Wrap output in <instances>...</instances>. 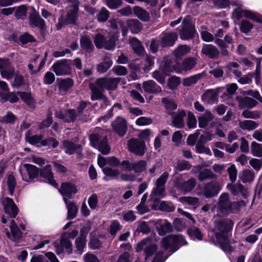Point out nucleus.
<instances>
[{
    "label": "nucleus",
    "mask_w": 262,
    "mask_h": 262,
    "mask_svg": "<svg viewBox=\"0 0 262 262\" xmlns=\"http://www.w3.org/2000/svg\"><path fill=\"white\" fill-rule=\"evenodd\" d=\"M246 206L245 201H231L230 195L227 192L222 193L218 198L217 203V215L225 216L230 213H235L240 211L242 207Z\"/></svg>",
    "instance_id": "nucleus-2"
},
{
    "label": "nucleus",
    "mask_w": 262,
    "mask_h": 262,
    "mask_svg": "<svg viewBox=\"0 0 262 262\" xmlns=\"http://www.w3.org/2000/svg\"><path fill=\"white\" fill-rule=\"evenodd\" d=\"M169 177L168 172H164L156 181V187L153 189L152 194L155 196L163 197L165 191V184Z\"/></svg>",
    "instance_id": "nucleus-12"
},
{
    "label": "nucleus",
    "mask_w": 262,
    "mask_h": 262,
    "mask_svg": "<svg viewBox=\"0 0 262 262\" xmlns=\"http://www.w3.org/2000/svg\"><path fill=\"white\" fill-rule=\"evenodd\" d=\"M128 27L132 32L139 33L142 28V24L137 19H132L128 23Z\"/></svg>",
    "instance_id": "nucleus-47"
},
{
    "label": "nucleus",
    "mask_w": 262,
    "mask_h": 262,
    "mask_svg": "<svg viewBox=\"0 0 262 262\" xmlns=\"http://www.w3.org/2000/svg\"><path fill=\"white\" fill-rule=\"evenodd\" d=\"M197 120L193 114L188 112L187 114V125L189 128H193L196 126Z\"/></svg>",
    "instance_id": "nucleus-61"
},
{
    "label": "nucleus",
    "mask_w": 262,
    "mask_h": 262,
    "mask_svg": "<svg viewBox=\"0 0 262 262\" xmlns=\"http://www.w3.org/2000/svg\"><path fill=\"white\" fill-rule=\"evenodd\" d=\"M196 30L193 25L190 16L187 15L182 21L179 35L182 40L191 39L194 37Z\"/></svg>",
    "instance_id": "nucleus-5"
},
{
    "label": "nucleus",
    "mask_w": 262,
    "mask_h": 262,
    "mask_svg": "<svg viewBox=\"0 0 262 262\" xmlns=\"http://www.w3.org/2000/svg\"><path fill=\"white\" fill-rule=\"evenodd\" d=\"M73 85V81L70 79L61 80L58 84L59 90L60 92L68 91Z\"/></svg>",
    "instance_id": "nucleus-52"
},
{
    "label": "nucleus",
    "mask_w": 262,
    "mask_h": 262,
    "mask_svg": "<svg viewBox=\"0 0 262 262\" xmlns=\"http://www.w3.org/2000/svg\"><path fill=\"white\" fill-rule=\"evenodd\" d=\"M117 38L115 35L108 36L107 39L103 35L98 33L94 38V43L98 49L104 48L107 50H111L115 48Z\"/></svg>",
    "instance_id": "nucleus-6"
},
{
    "label": "nucleus",
    "mask_w": 262,
    "mask_h": 262,
    "mask_svg": "<svg viewBox=\"0 0 262 262\" xmlns=\"http://www.w3.org/2000/svg\"><path fill=\"white\" fill-rule=\"evenodd\" d=\"M77 250L81 254L86 245V237L79 236L76 238V241Z\"/></svg>",
    "instance_id": "nucleus-60"
},
{
    "label": "nucleus",
    "mask_w": 262,
    "mask_h": 262,
    "mask_svg": "<svg viewBox=\"0 0 262 262\" xmlns=\"http://www.w3.org/2000/svg\"><path fill=\"white\" fill-rule=\"evenodd\" d=\"M52 167L50 165H46L40 171V176L47 179L50 184L53 186L56 185L55 181L53 179Z\"/></svg>",
    "instance_id": "nucleus-32"
},
{
    "label": "nucleus",
    "mask_w": 262,
    "mask_h": 262,
    "mask_svg": "<svg viewBox=\"0 0 262 262\" xmlns=\"http://www.w3.org/2000/svg\"><path fill=\"white\" fill-rule=\"evenodd\" d=\"M29 24L32 27L39 28L40 30H44L46 29L45 21L35 10L30 13Z\"/></svg>",
    "instance_id": "nucleus-20"
},
{
    "label": "nucleus",
    "mask_w": 262,
    "mask_h": 262,
    "mask_svg": "<svg viewBox=\"0 0 262 262\" xmlns=\"http://www.w3.org/2000/svg\"><path fill=\"white\" fill-rule=\"evenodd\" d=\"M66 23L71 25H76L78 19L79 10L66 8Z\"/></svg>",
    "instance_id": "nucleus-34"
},
{
    "label": "nucleus",
    "mask_w": 262,
    "mask_h": 262,
    "mask_svg": "<svg viewBox=\"0 0 262 262\" xmlns=\"http://www.w3.org/2000/svg\"><path fill=\"white\" fill-rule=\"evenodd\" d=\"M15 70L8 60H0V73L3 78L7 79L12 78Z\"/></svg>",
    "instance_id": "nucleus-16"
},
{
    "label": "nucleus",
    "mask_w": 262,
    "mask_h": 262,
    "mask_svg": "<svg viewBox=\"0 0 262 262\" xmlns=\"http://www.w3.org/2000/svg\"><path fill=\"white\" fill-rule=\"evenodd\" d=\"M213 119V115L209 111H206L205 113L198 118L199 126L201 128L206 127L209 122Z\"/></svg>",
    "instance_id": "nucleus-37"
},
{
    "label": "nucleus",
    "mask_w": 262,
    "mask_h": 262,
    "mask_svg": "<svg viewBox=\"0 0 262 262\" xmlns=\"http://www.w3.org/2000/svg\"><path fill=\"white\" fill-rule=\"evenodd\" d=\"M227 172L229 176V179L232 183H233L236 180L237 169L234 164L231 165L227 169Z\"/></svg>",
    "instance_id": "nucleus-64"
},
{
    "label": "nucleus",
    "mask_w": 262,
    "mask_h": 262,
    "mask_svg": "<svg viewBox=\"0 0 262 262\" xmlns=\"http://www.w3.org/2000/svg\"><path fill=\"white\" fill-rule=\"evenodd\" d=\"M7 184L8 186L9 193L12 195L14 193L16 186V181L14 177L12 174H9L7 178Z\"/></svg>",
    "instance_id": "nucleus-53"
},
{
    "label": "nucleus",
    "mask_w": 262,
    "mask_h": 262,
    "mask_svg": "<svg viewBox=\"0 0 262 262\" xmlns=\"http://www.w3.org/2000/svg\"><path fill=\"white\" fill-rule=\"evenodd\" d=\"M133 11L135 15L141 20L144 21L149 20V13L141 7L135 6L133 8Z\"/></svg>",
    "instance_id": "nucleus-38"
},
{
    "label": "nucleus",
    "mask_w": 262,
    "mask_h": 262,
    "mask_svg": "<svg viewBox=\"0 0 262 262\" xmlns=\"http://www.w3.org/2000/svg\"><path fill=\"white\" fill-rule=\"evenodd\" d=\"M172 231V226L166 221H165L164 223L161 225L158 229L159 234L162 236L164 235L167 233L171 232Z\"/></svg>",
    "instance_id": "nucleus-45"
},
{
    "label": "nucleus",
    "mask_w": 262,
    "mask_h": 262,
    "mask_svg": "<svg viewBox=\"0 0 262 262\" xmlns=\"http://www.w3.org/2000/svg\"><path fill=\"white\" fill-rule=\"evenodd\" d=\"M128 150L136 155L142 156L145 154L146 145L143 140L132 138L127 143Z\"/></svg>",
    "instance_id": "nucleus-10"
},
{
    "label": "nucleus",
    "mask_w": 262,
    "mask_h": 262,
    "mask_svg": "<svg viewBox=\"0 0 262 262\" xmlns=\"http://www.w3.org/2000/svg\"><path fill=\"white\" fill-rule=\"evenodd\" d=\"M89 88L91 91V99L92 100H96L102 99L103 104L107 106L110 104L109 101L107 98L103 94L102 91L96 88L92 82L89 83Z\"/></svg>",
    "instance_id": "nucleus-23"
},
{
    "label": "nucleus",
    "mask_w": 262,
    "mask_h": 262,
    "mask_svg": "<svg viewBox=\"0 0 262 262\" xmlns=\"http://www.w3.org/2000/svg\"><path fill=\"white\" fill-rule=\"evenodd\" d=\"M162 102L164 104L166 109L168 111L167 113L169 112H172V111L175 110L177 108V104L167 98H162Z\"/></svg>",
    "instance_id": "nucleus-55"
},
{
    "label": "nucleus",
    "mask_w": 262,
    "mask_h": 262,
    "mask_svg": "<svg viewBox=\"0 0 262 262\" xmlns=\"http://www.w3.org/2000/svg\"><path fill=\"white\" fill-rule=\"evenodd\" d=\"M187 232L190 236L195 237L199 240H201L202 239L203 235L200 230L197 227L193 226L190 228L188 229Z\"/></svg>",
    "instance_id": "nucleus-59"
},
{
    "label": "nucleus",
    "mask_w": 262,
    "mask_h": 262,
    "mask_svg": "<svg viewBox=\"0 0 262 262\" xmlns=\"http://www.w3.org/2000/svg\"><path fill=\"white\" fill-rule=\"evenodd\" d=\"M198 178L201 182L206 180H216L217 175L213 173L210 169L205 168L200 171Z\"/></svg>",
    "instance_id": "nucleus-35"
},
{
    "label": "nucleus",
    "mask_w": 262,
    "mask_h": 262,
    "mask_svg": "<svg viewBox=\"0 0 262 262\" xmlns=\"http://www.w3.org/2000/svg\"><path fill=\"white\" fill-rule=\"evenodd\" d=\"M251 150L254 156L262 157V144L253 142L251 145Z\"/></svg>",
    "instance_id": "nucleus-50"
},
{
    "label": "nucleus",
    "mask_w": 262,
    "mask_h": 262,
    "mask_svg": "<svg viewBox=\"0 0 262 262\" xmlns=\"http://www.w3.org/2000/svg\"><path fill=\"white\" fill-rule=\"evenodd\" d=\"M178 34L176 32H166L163 34L161 39V47L162 48H167L172 46L176 41L178 39Z\"/></svg>",
    "instance_id": "nucleus-21"
},
{
    "label": "nucleus",
    "mask_w": 262,
    "mask_h": 262,
    "mask_svg": "<svg viewBox=\"0 0 262 262\" xmlns=\"http://www.w3.org/2000/svg\"><path fill=\"white\" fill-rule=\"evenodd\" d=\"M191 167L190 163L184 160H178L174 166L176 169L179 171L189 170Z\"/></svg>",
    "instance_id": "nucleus-48"
},
{
    "label": "nucleus",
    "mask_w": 262,
    "mask_h": 262,
    "mask_svg": "<svg viewBox=\"0 0 262 262\" xmlns=\"http://www.w3.org/2000/svg\"><path fill=\"white\" fill-rule=\"evenodd\" d=\"M215 42L220 48L221 55L222 56H227L229 55L228 51L227 50V48H228V46L224 42L223 39L217 38L215 40Z\"/></svg>",
    "instance_id": "nucleus-57"
},
{
    "label": "nucleus",
    "mask_w": 262,
    "mask_h": 262,
    "mask_svg": "<svg viewBox=\"0 0 262 262\" xmlns=\"http://www.w3.org/2000/svg\"><path fill=\"white\" fill-rule=\"evenodd\" d=\"M253 28V25L247 20H243L241 23V31L244 33H248L251 31Z\"/></svg>",
    "instance_id": "nucleus-62"
},
{
    "label": "nucleus",
    "mask_w": 262,
    "mask_h": 262,
    "mask_svg": "<svg viewBox=\"0 0 262 262\" xmlns=\"http://www.w3.org/2000/svg\"><path fill=\"white\" fill-rule=\"evenodd\" d=\"M59 191L63 196L64 201V198H72V195L75 194L77 190L74 184L70 183H63L61 184Z\"/></svg>",
    "instance_id": "nucleus-24"
},
{
    "label": "nucleus",
    "mask_w": 262,
    "mask_h": 262,
    "mask_svg": "<svg viewBox=\"0 0 262 262\" xmlns=\"http://www.w3.org/2000/svg\"><path fill=\"white\" fill-rule=\"evenodd\" d=\"M234 12L236 17L238 18L244 16L256 22L262 23V16L258 13H254L250 10H243L241 9H235Z\"/></svg>",
    "instance_id": "nucleus-18"
},
{
    "label": "nucleus",
    "mask_w": 262,
    "mask_h": 262,
    "mask_svg": "<svg viewBox=\"0 0 262 262\" xmlns=\"http://www.w3.org/2000/svg\"><path fill=\"white\" fill-rule=\"evenodd\" d=\"M18 95L20 96V98L24 100L29 106L34 107V102L33 98L31 96L30 94L26 92H17Z\"/></svg>",
    "instance_id": "nucleus-51"
},
{
    "label": "nucleus",
    "mask_w": 262,
    "mask_h": 262,
    "mask_svg": "<svg viewBox=\"0 0 262 262\" xmlns=\"http://www.w3.org/2000/svg\"><path fill=\"white\" fill-rule=\"evenodd\" d=\"M174 183L178 189L184 192H189L195 187L196 184V180L191 178L186 181L183 182L182 177L180 176L177 177Z\"/></svg>",
    "instance_id": "nucleus-11"
},
{
    "label": "nucleus",
    "mask_w": 262,
    "mask_h": 262,
    "mask_svg": "<svg viewBox=\"0 0 262 262\" xmlns=\"http://www.w3.org/2000/svg\"><path fill=\"white\" fill-rule=\"evenodd\" d=\"M24 166L26 168L30 179H34L37 177L39 170L35 166L29 164H25Z\"/></svg>",
    "instance_id": "nucleus-41"
},
{
    "label": "nucleus",
    "mask_w": 262,
    "mask_h": 262,
    "mask_svg": "<svg viewBox=\"0 0 262 262\" xmlns=\"http://www.w3.org/2000/svg\"><path fill=\"white\" fill-rule=\"evenodd\" d=\"M62 147L65 149V152L69 155H72L75 152L81 154L82 150L81 146L79 144H76L68 140H63Z\"/></svg>",
    "instance_id": "nucleus-25"
},
{
    "label": "nucleus",
    "mask_w": 262,
    "mask_h": 262,
    "mask_svg": "<svg viewBox=\"0 0 262 262\" xmlns=\"http://www.w3.org/2000/svg\"><path fill=\"white\" fill-rule=\"evenodd\" d=\"M202 73L194 75L183 79V84L185 86H189L193 84L196 83L199 80L203 78Z\"/></svg>",
    "instance_id": "nucleus-42"
},
{
    "label": "nucleus",
    "mask_w": 262,
    "mask_h": 262,
    "mask_svg": "<svg viewBox=\"0 0 262 262\" xmlns=\"http://www.w3.org/2000/svg\"><path fill=\"white\" fill-rule=\"evenodd\" d=\"M227 187L234 195L240 193L244 197H246L247 194V189L241 183L229 184Z\"/></svg>",
    "instance_id": "nucleus-28"
},
{
    "label": "nucleus",
    "mask_w": 262,
    "mask_h": 262,
    "mask_svg": "<svg viewBox=\"0 0 262 262\" xmlns=\"http://www.w3.org/2000/svg\"><path fill=\"white\" fill-rule=\"evenodd\" d=\"M219 89L207 90L201 96L202 101L207 104H212L218 101Z\"/></svg>",
    "instance_id": "nucleus-19"
},
{
    "label": "nucleus",
    "mask_w": 262,
    "mask_h": 262,
    "mask_svg": "<svg viewBox=\"0 0 262 262\" xmlns=\"http://www.w3.org/2000/svg\"><path fill=\"white\" fill-rule=\"evenodd\" d=\"M64 203L68 209V220H72L77 216L78 207L74 201L69 200L67 198H64Z\"/></svg>",
    "instance_id": "nucleus-27"
},
{
    "label": "nucleus",
    "mask_w": 262,
    "mask_h": 262,
    "mask_svg": "<svg viewBox=\"0 0 262 262\" xmlns=\"http://www.w3.org/2000/svg\"><path fill=\"white\" fill-rule=\"evenodd\" d=\"M146 162L144 160H140L137 162H133L132 170L135 173H141L146 168Z\"/></svg>",
    "instance_id": "nucleus-46"
},
{
    "label": "nucleus",
    "mask_w": 262,
    "mask_h": 262,
    "mask_svg": "<svg viewBox=\"0 0 262 262\" xmlns=\"http://www.w3.org/2000/svg\"><path fill=\"white\" fill-rule=\"evenodd\" d=\"M158 249L157 244L152 243L150 238H145L139 243L136 247L137 252L143 250L145 254V259L147 260L152 256Z\"/></svg>",
    "instance_id": "nucleus-9"
},
{
    "label": "nucleus",
    "mask_w": 262,
    "mask_h": 262,
    "mask_svg": "<svg viewBox=\"0 0 262 262\" xmlns=\"http://www.w3.org/2000/svg\"><path fill=\"white\" fill-rule=\"evenodd\" d=\"M112 126L114 130L120 136H123L127 130L126 120L121 117H118L112 122Z\"/></svg>",
    "instance_id": "nucleus-17"
},
{
    "label": "nucleus",
    "mask_w": 262,
    "mask_h": 262,
    "mask_svg": "<svg viewBox=\"0 0 262 262\" xmlns=\"http://www.w3.org/2000/svg\"><path fill=\"white\" fill-rule=\"evenodd\" d=\"M162 246L165 250L174 252L180 246L186 244L185 239L182 235H170L162 238Z\"/></svg>",
    "instance_id": "nucleus-4"
},
{
    "label": "nucleus",
    "mask_w": 262,
    "mask_h": 262,
    "mask_svg": "<svg viewBox=\"0 0 262 262\" xmlns=\"http://www.w3.org/2000/svg\"><path fill=\"white\" fill-rule=\"evenodd\" d=\"M197 59L194 57L185 58L182 62L181 68L185 71H188L194 68L196 64Z\"/></svg>",
    "instance_id": "nucleus-39"
},
{
    "label": "nucleus",
    "mask_w": 262,
    "mask_h": 262,
    "mask_svg": "<svg viewBox=\"0 0 262 262\" xmlns=\"http://www.w3.org/2000/svg\"><path fill=\"white\" fill-rule=\"evenodd\" d=\"M60 244L63 247V249H65L66 252L70 254L72 252V244L71 242L64 236H61L60 241Z\"/></svg>",
    "instance_id": "nucleus-54"
},
{
    "label": "nucleus",
    "mask_w": 262,
    "mask_h": 262,
    "mask_svg": "<svg viewBox=\"0 0 262 262\" xmlns=\"http://www.w3.org/2000/svg\"><path fill=\"white\" fill-rule=\"evenodd\" d=\"M91 145L98 149L103 155H107L110 151V147L107 144L105 132L100 128H96L94 133L89 135Z\"/></svg>",
    "instance_id": "nucleus-3"
},
{
    "label": "nucleus",
    "mask_w": 262,
    "mask_h": 262,
    "mask_svg": "<svg viewBox=\"0 0 262 262\" xmlns=\"http://www.w3.org/2000/svg\"><path fill=\"white\" fill-rule=\"evenodd\" d=\"M190 47L186 45H179L173 50V54L177 60H180L182 57L190 52Z\"/></svg>",
    "instance_id": "nucleus-33"
},
{
    "label": "nucleus",
    "mask_w": 262,
    "mask_h": 262,
    "mask_svg": "<svg viewBox=\"0 0 262 262\" xmlns=\"http://www.w3.org/2000/svg\"><path fill=\"white\" fill-rule=\"evenodd\" d=\"M28 9L25 5H21L15 8V16L18 19H24L27 17Z\"/></svg>",
    "instance_id": "nucleus-44"
},
{
    "label": "nucleus",
    "mask_w": 262,
    "mask_h": 262,
    "mask_svg": "<svg viewBox=\"0 0 262 262\" xmlns=\"http://www.w3.org/2000/svg\"><path fill=\"white\" fill-rule=\"evenodd\" d=\"M120 80V79L119 78L103 77L97 79L95 82L92 84L103 92L104 89L107 90H115Z\"/></svg>",
    "instance_id": "nucleus-8"
},
{
    "label": "nucleus",
    "mask_w": 262,
    "mask_h": 262,
    "mask_svg": "<svg viewBox=\"0 0 262 262\" xmlns=\"http://www.w3.org/2000/svg\"><path fill=\"white\" fill-rule=\"evenodd\" d=\"M1 98L3 101V102L9 101L11 103H15L18 101L19 100L17 95L13 92L3 93L1 94Z\"/></svg>",
    "instance_id": "nucleus-49"
},
{
    "label": "nucleus",
    "mask_w": 262,
    "mask_h": 262,
    "mask_svg": "<svg viewBox=\"0 0 262 262\" xmlns=\"http://www.w3.org/2000/svg\"><path fill=\"white\" fill-rule=\"evenodd\" d=\"M143 88L145 92L148 93H158L162 91L161 87L154 81L148 80L143 83Z\"/></svg>",
    "instance_id": "nucleus-29"
},
{
    "label": "nucleus",
    "mask_w": 262,
    "mask_h": 262,
    "mask_svg": "<svg viewBox=\"0 0 262 262\" xmlns=\"http://www.w3.org/2000/svg\"><path fill=\"white\" fill-rule=\"evenodd\" d=\"M201 52L211 59L216 58L220 54L218 49L214 46L210 44H204L202 47Z\"/></svg>",
    "instance_id": "nucleus-26"
},
{
    "label": "nucleus",
    "mask_w": 262,
    "mask_h": 262,
    "mask_svg": "<svg viewBox=\"0 0 262 262\" xmlns=\"http://www.w3.org/2000/svg\"><path fill=\"white\" fill-rule=\"evenodd\" d=\"M168 114L172 116L171 124L176 127L182 128L185 126L184 118L186 113L183 110H178L176 112H169Z\"/></svg>",
    "instance_id": "nucleus-14"
},
{
    "label": "nucleus",
    "mask_w": 262,
    "mask_h": 262,
    "mask_svg": "<svg viewBox=\"0 0 262 262\" xmlns=\"http://www.w3.org/2000/svg\"><path fill=\"white\" fill-rule=\"evenodd\" d=\"M78 115L75 110H68L65 113L64 120L66 122H73L76 119Z\"/></svg>",
    "instance_id": "nucleus-56"
},
{
    "label": "nucleus",
    "mask_w": 262,
    "mask_h": 262,
    "mask_svg": "<svg viewBox=\"0 0 262 262\" xmlns=\"http://www.w3.org/2000/svg\"><path fill=\"white\" fill-rule=\"evenodd\" d=\"M112 64L113 62L110 58L105 56L103 58L102 61L97 64V71L99 73H104L112 67Z\"/></svg>",
    "instance_id": "nucleus-31"
},
{
    "label": "nucleus",
    "mask_w": 262,
    "mask_h": 262,
    "mask_svg": "<svg viewBox=\"0 0 262 262\" xmlns=\"http://www.w3.org/2000/svg\"><path fill=\"white\" fill-rule=\"evenodd\" d=\"M258 125V123L252 120H244L239 123V127L243 130H253L257 128Z\"/></svg>",
    "instance_id": "nucleus-40"
},
{
    "label": "nucleus",
    "mask_w": 262,
    "mask_h": 262,
    "mask_svg": "<svg viewBox=\"0 0 262 262\" xmlns=\"http://www.w3.org/2000/svg\"><path fill=\"white\" fill-rule=\"evenodd\" d=\"M110 16V12L105 8H102L97 14V19L99 22L106 21Z\"/></svg>",
    "instance_id": "nucleus-58"
},
{
    "label": "nucleus",
    "mask_w": 262,
    "mask_h": 262,
    "mask_svg": "<svg viewBox=\"0 0 262 262\" xmlns=\"http://www.w3.org/2000/svg\"><path fill=\"white\" fill-rule=\"evenodd\" d=\"M2 204L5 213L10 217L15 218L18 214V209L13 200L8 197H6L3 199Z\"/></svg>",
    "instance_id": "nucleus-15"
},
{
    "label": "nucleus",
    "mask_w": 262,
    "mask_h": 262,
    "mask_svg": "<svg viewBox=\"0 0 262 262\" xmlns=\"http://www.w3.org/2000/svg\"><path fill=\"white\" fill-rule=\"evenodd\" d=\"M81 49L88 53H92L94 50V47L91 39L86 36H82L80 40Z\"/></svg>",
    "instance_id": "nucleus-36"
},
{
    "label": "nucleus",
    "mask_w": 262,
    "mask_h": 262,
    "mask_svg": "<svg viewBox=\"0 0 262 262\" xmlns=\"http://www.w3.org/2000/svg\"><path fill=\"white\" fill-rule=\"evenodd\" d=\"M222 189V184L217 181L206 183L201 190L202 194L205 198H212L217 195Z\"/></svg>",
    "instance_id": "nucleus-7"
},
{
    "label": "nucleus",
    "mask_w": 262,
    "mask_h": 262,
    "mask_svg": "<svg viewBox=\"0 0 262 262\" xmlns=\"http://www.w3.org/2000/svg\"><path fill=\"white\" fill-rule=\"evenodd\" d=\"M214 227L211 229L216 238L217 243L225 251L231 252L233 249L225 235L231 230L233 222L227 218L216 219L213 222Z\"/></svg>",
    "instance_id": "nucleus-1"
},
{
    "label": "nucleus",
    "mask_w": 262,
    "mask_h": 262,
    "mask_svg": "<svg viewBox=\"0 0 262 262\" xmlns=\"http://www.w3.org/2000/svg\"><path fill=\"white\" fill-rule=\"evenodd\" d=\"M235 100L238 102V106L241 108H251L258 104L257 101L248 96H237Z\"/></svg>",
    "instance_id": "nucleus-22"
},
{
    "label": "nucleus",
    "mask_w": 262,
    "mask_h": 262,
    "mask_svg": "<svg viewBox=\"0 0 262 262\" xmlns=\"http://www.w3.org/2000/svg\"><path fill=\"white\" fill-rule=\"evenodd\" d=\"M129 43L136 54L140 56L144 54V48L142 45L141 42L137 38L130 37L129 39Z\"/></svg>",
    "instance_id": "nucleus-30"
},
{
    "label": "nucleus",
    "mask_w": 262,
    "mask_h": 262,
    "mask_svg": "<svg viewBox=\"0 0 262 262\" xmlns=\"http://www.w3.org/2000/svg\"><path fill=\"white\" fill-rule=\"evenodd\" d=\"M52 68L57 76L69 75L71 73V68L69 60H58L53 64Z\"/></svg>",
    "instance_id": "nucleus-13"
},
{
    "label": "nucleus",
    "mask_w": 262,
    "mask_h": 262,
    "mask_svg": "<svg viewBox=\"0 0 262 262\" xmlns=\"http://www.w3.org/2000/svg\"><path fill=\"white\" fill-rule=\"evenodd\" d=\"M254 172L249 169H246L242 172L241 176V179L244 183H251L254 179Z\"/></svg>",
    "instance_id": "nucleus-43"
},
{
    "label": "nucleus",
    "mask_w": 262,
    "mask_h": 262,
    "mask_svg": "<svg viewBox=\"0 0 262 262\" xmlns=\"http://www.w3.org/2000/svg\"><path fill=\"white\" fill-rule=\"evenodd\" d=\"M154 57L150 56L149 55H146L144 59V67L143 68V70L145 72H148L152 66L154 64Z\"/></svg>",
    "instance_id": "nucleus-63"
}]
</instances>
